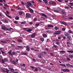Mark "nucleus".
<instances>
[{
  "mask_svg": "<svg viewBox=\"0 0 73 73\" xmlns=\"http://www.w3.org/2000/svg\"><path fill=\"white\" fill-rule=\"evenodd\" d=\"M48 3L51 5H52L53 6H56L57 5V3H56L54 1H51L48 2Z\"/></svg>",
  "mask_w": 73,
  "mask_h": 73,
  "instance_id": "nucleus-1",
  "label": "nucleus"
},
{
  "mask_svg": "<svg viewBox=\"0 0 73 73\" xmlns=\"http://www.w3.org/2000/svg\"><path fill=\"white\" fill-rule=\"evenodd\" d=\"M37 35V34L36 33H33V34L30 35L31 37L32 38H35V36Z\"/></svg>",
  "mask_w": 73,
  "mask_h": 73,
  "instance_id": "nucleus-2",
  "label": "nucleus"
},
{
  "mask_svg": "<svg viewBox=\"0 0 73 73\" xmlns=\"http://www.w3.org/2000/svg\"><path fill=\"white\" fill-rule=\"evenodd\" d=\"M62 71L64 72H70V70H69L68 69H67L66 68H65V69H63L62 70Z\"/></svg>",
  "mask_w": 73,
  "mask_h": 73,
  "instance_id": "nucleus-3",
  "label": "nucleus"
},
{
  "mask_svg": "<svg viewBox=\"0 0 73 73\" xmlns=\"http://www.w3.org/2000/svg\"><path fill=\"white\" fill-rule=\"evenodd\" d=\"M7 59L6 58H4L3 60V59H2V62L3 64H5V62H7Z\"/></svg>",
  "mask_w": 73,
  "mask_h": 73,
  "instance_id": "nucleus-4",
  "label": "nucleus"
},
{
  "mask_svg": "<svg viewBox=\"0 0 73 73\" xmlns=\"http://www.w3.org/2000/svg\"><path fill=\"white\" fill-rule=\"evenodd\" d=\"M26 17H28L29 18H30L31 17V15L29 13H26Z\"/></svg>",
  "mask_w": 73,
  "mask_h": 73,
  "instance_id": "nucleus-5",
  "label": "nucleus"
},
{
  "mask_svg": "<svg viewBox=\"0 0 73 73\" xmlns=\"http://www.w3.org/2000/svg\"><path fill=\"white\" fill-rule=\"evenodd\" d=\"M30 48H29V46L27 45L26 46V50L27 52H29Z\"/></svg>",
  "mask_w": 73,
  "mask_h": 73,
  "instance_id": "nucleus-6",
  "label": "nucleus"
},
{
  "mask_svg": "<svg viewBox=\"0 0 73 73\" xmlns=\"http://www.w3.org/2000/svg\"><path fill=\"white\" fill-rule=\"evenodd\" d=\"M66 38L67 41H70V40H71V36H68Z\"/></svg>",
  "mask_w": 73,
  "mask_h": 73,
  "instance_id": "nucleus-7",
  "label": "nucleus"
},
{
  "mask_svg": "<svg viewBox=\"0 0 73 73\" xmlns=\"http://www.w3.org/2000/svg\"><path fill=\"white\" fill-rule=\"evenodd\" d=\"M11 63L13 64V65H17V63L14 60H12V61L11 62Z\"/></svg>",
  "mask_w": 73,
  "mask_h": 73,
  "instance_id": "nucleus-8",
  "label": "nucleus"
},
{
  "mask_svg": "<svg viewBox=\"0 0 73 73\" xmlns=\"http://www.w3.org/2000/svg\"><path fill=\"white\" fill-rule=\"evenodd\" d=\"M39 15H41L42 16H44V17H47L46 15L44 13H40L39 14Z\"/></svg>",
  "mask_w": 73,
  "mask_h": 73,
  "instance_id": "nucleus-9",
  "label": "nucleus"
},
{
  "mask_svg": "<svg viewBox=\"0 0 73 73\" xmlns=\"http://www.w3.org/2000/svg\"><path fill=\"white\" fill-rule=\"evenodd\" d=\"M7 28L5 26H2V29L3 30H5V31H6L7 30Z\"/></svg>",
  "mask_w": 73,
  "mask_h": 73,
  "instance_id": "nucleus-10",
  "label": "nucleus"
},
{
  "mask_svg": "<svg viewBox=\"0 0 73 73\" xmlns=\"http://www.w3.org/2000/svg\"><path fill=\"white\" fill-rule=\"evenodd\" d=\"M17 47H18L19 49H24V48L23 46H17Z\"/></svg>",
  "mask_w": 73,
  "mask_h": 73,
  "instance_id": "nucleus-11",
  "label": "nucleus"
},
{
  "mask_svg": "<svg viewBox=\"0 0 73 73\" xmlns=\"http://www.w3.org/2000/svg\"><path fill=\"white\" fill-rule=\"evenodd\" d=\"M42 35L44 37V38H46L47 37V35L46 34H43Z\"/></svg>",
  "mask_w": 73,
  "mask_h": 73,
  "instance_id": "nucleus-12",
  "label": "nucleus"
},
{
  "mask_svg": "<svg viewBox=\"0 0 73 73\" xmlns=\"http://www.w3.org/2000/svg\"><path fill=\"white\" fill-rule=\"evenodd\" d=\"M47 27H48V28H50V27H52L53 28V25H48Z\"/></svg>",
  "mask_w": 73,
  "mask_h": 73,
  "instance_id": "nucleus-13",
  "label": "nucleus"
},
{
  "mask_svg": "<svg viewBox=\"0 0 73 73\" xmlns=\"http://www.w3.org/2000/svg\"><path fill=\"white\" fill-rule=\"evenodd\" d=\"M5 15L6 16L8 17H9V18H10V19H11V18H12V17H11V16H9V15H8L5 13Z\"/></svg>",
  "mask_w": 73,
  "mask_h": 73,
  "instance_id": "nucleus-14",
  "label": "nucleus"
},
{
  "mask_svg": "<svg viewBox=\"0 0 73 73\" xmlns=\"http://www.w3.org/2000/svg\"><path fill=\"white\" fill-rule=\"evenodd\" d=\"M61 12L63 15H66V12L64 11H62Z\"/></svg>",
  "mask_w": 73,
  "mask_h": 73,
  "instance_id": "nucleus-15",
  "label": "nucleus"
},
{
  "mask_svg": "<svg viewBox=\"0 0 73 73\" xmlns=\"http://www.w3.org/2000/svg\"><path fill=\"white\" fill-rule=\"evenodd\" d=\"M29 10L30 12H31V13H33V12H34V11H33V10L31 8H30L29 9Z\"/></svg>",
  "mask_w": 73,
  "mask_h": 73,
  "instance_id": "nucleus-16",
  "label": "nucleus"
},
{
  "mask_svg": "<svg viewBox=\"0 0 73 73\" xmlns=\"http://www.w3.org/2000/svg\"><path fill=\"white\" fill-rule=\"evenodd\" d=\"M55 32H56V33H58V35H60V34H61V31H56Z\"/></svg>",
  "mask_w": 73,
  "mask_h": 73,
  "instance_id": "nucleus-17",
  "label": "nucleus"
},
{
  "mask_svg": "<svg viewBox=\"0 0 73 73\" xmlns=\"http://www.w3.org/2000/svg\"><path fill=\"white\" fill-rule=\"evenodd\" d=\"M27 4H28V5H29V6H31V5H32V3L29 2H27Z\"/></svg>",
  "mask_w": 73,
  "mask_h": 73,
  "instance_id": "nucleus-18",
  "label": "nucleus"
},
{
  "mask_svg": "<svg viewBox=\"0 0 73 73\" xmlns=\"http://www.w3.org/2000/svg\"><path fill=\"white\" fill-rule=\"evenodd\" d=\"M19 19H20V17H18V16L16 17L15 18V19L17 20H19Z\"/></svg>",
  "mask_w": 73,
  "mask_h": 73,
  "instance_id": "nucleus-19",
  "label": "nucleus"
},
{
  "mask_svg": "<svg viewBox=\"0 0 73 73\" xmlns=\"http://www.w3.org/2000/svg\"><path fill=\"white\" fill-rule=\"evenodd\" d=\"M68 57L69 58H73V55H69Z\"/></svg>",
  "mask_w": 73,
  "mask_h": 73,
  "instance_id": "nucleus-20",
  "label": "nucleus"
},
{
  "mask_svg": "<svg viewBox=\"0 0 73 73\" xmlns=\"http://www.w3.org/2000/svg\"><path fill=\"white\" fill-rule=\"evenodd\" d=\"M16 53L15 52H12L11 53V56H13V55H15Z\"/></svg>",
  "mask_w": 73,
  "mask_h": 73,
  "instance_id": "nucleus-21",
  "label": "nucleus"
},
{
  "mask_svg": "<svg viewBox=\"0 0 73 73\" xmlns=\"http://www.w3.org/2000/svg\"><path fill=\"white\" fill-rule=\"evenodd\" d=\"M12 50H10L8 52V53L9 54H10V55H11L12 54Z\"/></svg>",
  "mask_w": 73,
  "mask_h": 73,
  "instance_id": "nucleus-22",
  "label": "nucleus"
},
{
  "mask_svg": "<svg viewBox=\"0 0 73 73\" xmlns=\"http://www.w3.org/2000/svg\"><path fill=\"white\" fill-rule=\"evenodd\" d=\"M66 66H67V67H70V64L68 63H67L66 64Z\"/></svg>",
  "mask_w": 73,
  "mask_h": 73,
  "instance_id": "nucleus-23",
  "label": "nucleus"
},
{
  "mask_svg": "<svg viewBox=\"0 0 73 73\" xmlns=\"http://www.w3.org/2000/svg\"><path fill=\"white\" fill-rule=\"evenodd\" d=\"M23 40L20 39H18L17 40V41L19 42H22Z\"/></svg>",
  "mask_w": 73,
  "mask_h": 73,
  "instance_id": "nucleus-24",
  "label": "nucleus"
},
{
  "mask_svg": "<svg viewBox=\"0 0 73 73\" xmlns=\"http://www.w3.org/2000/svg\"><path fill=\"white\" fill-rule=\"evenodd\" d=\"M23 13L22 11L19 12V14L20 16H21L23 15Z\"/></svg>",
  "mask_w": 73,
  "mask_h": 73,
  "instance_id": "nucleus-25",
  "label": "nucleus"
},
{
  "mask_svg": "<svg viewBox=\"0 0 73 73\" xmlns=\"http://www.w3.org/2000/svg\"><path fill=\"white\" fill-rule=\"evenodd\" d=\"M32 31V29H29L28 30H27V32H31Z\"/></svg>",
  "mask_w": 73,
  "mask_h": 73,
  "instance_id": "nucleus-26",
  "label": "nucleus"
},
{
  "mask_svg": "<svg viewBox=\"0 0 73 73\" xmlns=\"http://www.w3.org/2000/svg\"><path fill=\"white\" fill-rule=\"evenodd\" d=\"M54 11L56 13H60V11L57 10H54Z\"/></svg>",
  "mask_w": 73,
  "mask_h": 73,
  "instance_id": "nucleus-27",
  "label": "nucleus"
},
{
  "mask_svg": "<svg viewBox=\"0 0 73 73\" xmlns=\"http://www.w3.org/2000/svg\"><path fill=\"white\" fill-rule=\"evenodd\" d=\"M60 54H61V53H65V51H60Z\"/></svg>",
  "mask_w": 73,
  "mask_h": 73,
  "instance_id": "nucleus-28",
  "label": "nucleus"
},
{
  "mask_svg": "<svg viewBox=\"0 0 73 73\" xmlns=\"http://www.w3.org/2000/svg\"><path fill=\"white\" fill-rule=\"evenodd\" d=\"M9 70H8L7 68H6V70L5 71L6 73H9Z\"/></svg>",
  "mask_w": 73,
  "mask_h": 73,
  "instance_id": "nucleus-29",
  "label": "nucleus"
},
{
  "mask_svg": "<svg viewBox=\"0 0 73 73\" xmlns=\"http://www.w3.org/2000/svg\"><path fill=\"white\" fill-rule=\"evenodd\" d=\"M1 42H2V43H4L5 44L7 43V42H5V41H1Z\"/></svg>",
  "mask_w": 73,
  "mask_h": 73,
  "instance_id": "nucleus-30",
  "label": "nucleus"
},
{
  "mask_svg": "<svg viewBox=\"0 0 73 73\" xmlns=\"http://www.w3.org/2000/svg\"><path fill=\"white\" fill-rule=\"evenodd\" d=\"M9 69L11 72H14V70L12 68H9Z\"/></svg>",
  "mask_w": 73,
  "mask_h": 73,
  "instance_id": "nucleus-31",
  "label": "nucleus"
},
{
  "mask_svg": "<svg viewBox=\"0 0 73 73\" xmlns=\"http://www.w3.org/2000/svg\"><path fill=\"white\" fill-rule=\"evenodd\" d=\"M65 36L66 37H68V36H69V34L68 33H66L65 34Z\"/></svg>",
  "mask_w": 73,
  "mask_h": 73,
  "instance_id": "nucleus-32",
  "label": "nucleus"
},
{
  "mask_svg": "<svg viewBox=\"0 0 73 73\" xmlns=\"http://www.w3.org/2000/svg\"><path fill=\"white\" fill-rule=\"evenodd\" d=\"M35 70H34V71H38V68H37V67H35Z\"/></svg>",
  "mask_w": 73,
  "mask_h": 73,
  "instance_id": "nucleus-33",
  "label": "nucleus"
},
{
  "mask_svg": "<svg viewBox=\"0 0 73 73\" xmlns=\"http://www.w3.org/2000/svg\"><path fill=\"white\" fill-rule=\"evenodd\" d=\"M26 23V21H25L21 22V24H25Z\"/></svg>",
  "mask_w": 73,
  "mask_h": 73,
  "instance_id": "nucleus-34",
  "label": "nucleus"
},
{
  "mask_svg": "<svg viewBox=\"0 0 73 73\" xmlns=\"http://www.w3.org/2000/svg\"><path fill=\"white\" fill-rule=\"evenodd\" d=\"M62 18H64V19H66V16H62L61 17Z\"/></svg>",
  "mask_w": 73,
  "mask_h": 73,
  "instance_id": "nucleus-35",
  "label": "nucleus"
},
{
  "mask_svg": "<svg viewBox=\"0 0 73 73\" xmlns=\"http://www.w3.org/2000/svg\"><path fill=\"white\" fill-rule=\"evenodd\" d=\"M69 32L70 33H73V32L71 30H69Z\"/></svg>",
  "mask_w": 73,
  "mask_h": 73,
  "instance_id": "nucleus-36",
  "label": "nucleus"
},
{
  "mask_svg": "<svg viewBox=\"0 0 73 73\" xmlns=\"http://www.w3.org/2000/svg\"><path fill=\"white\" fill-rule=\"evenodd\" d=\"M29 24H30V25H32L33 23L32 21V22H29Z\"/></svg>",
  "mask_w": 73,
  "mask_h": 73,
  "instance_id": "nucleus-37",
  "label": "nucleus"
},
{
  "mask_svg": "<svg viewBox=\"0 0 73 73\" xmlns=\"http://www.w3.org/2000/svg\"><path fill=\"white\" fill-rule=\"evenodd\" d=\"M67 60H68V61H70V59L69 58V57L67 58Z\"/></svg>",
  "mask_w": 73,
  "mask_h": 73,
  "instance_id": "nucleus-38",
  "label": "nucleus"
},
{
  "mask_svg": "<svg viewBox=\"0 0 73 73\" xmlns=\"http://www.w3.org/2000/svg\"><path fill=\"white\" fill-rule=\"evenodd\" d=\"M60 65H61V66H64V67H66V65H65V64H60Z\"/></svg>",
  "mask_w": 73,
  "mask_h": 73,
  "instance_id": "nucleus-39",
  "label": "nucleus"
},
{
  "mask_svg": "<svg viewBox=\"0 0 73 73\" xmlns=\"http://www.w3.org/2000/svg\"><path fill=\"white\" fill-rule=\"evenodd\" d=\"M42 53H43V54H47V53H46V51H44L42 52Z\"/></svg>",
  "mask_w": 73,
  "mask_h": 73,
  "instance_id": "nucleus-40",
  "label": "nucleus"
},
{
  "mask_svg": "<svg viewBox=\"0 0 73 73\" xmlns=\"http://www.w3.org/2000/svg\"><path fill=\"white\" fill-rule=\"evenodd\" d=\"M56 44L57 45H60V42H56Z\"/></svg>",
  "mask_w": 73,
  "mask_h": 73,
  "instance_id": "nucleus-41",
  "label": "nucleus"
},
{
  "mask_svg": "<svg viewBox=\"0 0 73 73\" xmlns=\"http://www.w3.org/2000/svg\"><path fill=\"white\" fill-rule=\"evenodd\" d=\"M11 31V30L8 29V28H7L6 31Z\"/></svg>",
  "mask_w": 73,
  "mask_h": 73,
  "instance_id": "nucleus-42",
  "label": "nucleus"
},
{
  "mask_svg": "<svg viewBox=\"0 0 73 73\" xmlns=\"http://www.w3.org/2000/svg\"><path fill=\"white\" fill-rule=\"evenodd\" d=\"M44 3H45L46 5H47V4H48V1H44Z\"/></svg>",
  "mask_w": 73,
  "mask_h": 73,
  "instance_id": "nucleus-43",
  "label": "nucleus"
},
{
  "mask_svg": "<svg viewBox=\"0 0 73 73\" xmlns=\"http://www.w3.org/2000/svg\"><path fill=\"white\" fill-rule=\"evenodd\" d=\"M54 46L55 48H58V46L56 45H54Z\"/></svg>",
  "mask_w": 73,
  "mask_h": 73,
  "instance_id": "nucleus-44",
  "label": "nucleus"
},
{
  "mask_svg": "<svg viewBox=\"0 0 73 73\" xmlns=\"http://www.w3.org/2000/svg\"><path fill=\"white\" fill-rule=\"evenodd\" d=\"M4 22L5 23H8V21H7V20H5L4 21Z\"/></svg>",
  "mask_w": 73,
  "mask_h": 73,
  "instance_id": "nucleus-45",
  "label": "nucleus"
},
{
  "mask_svg": "<svg viewBox=\"0 0 73 73\" xmlns=\"http://www.w3.org/2000/svg\"><path fill=\"white\" fill-rule=\"evenodd\" d=\"M4 6H5V7H7V8H8V5H7V4L4 5Z\"/></svg>",
  "mask_w": 73,
  "mask_h": 73,
  "instance_id": "nucleus-46",
  "label": "nucleus"
},
{
  "mask_svg": "<svg viewBox=\"0 0 73 73\" xmlns=\"http://www.w3.org/2000/svg\"><path fill=\"white\" fill-rule=\"evenodd\" d=\"M21 66H24V67H25V64H23L22 65V64H21Z\"/></svg>",
  "mask_w": 73,
  "mask_h": 73,
  "instance_id": "nucleus-47",
  "label": "nucleus"
},
{
  "mask_svg": "<svg viewBox=\"0 0 73 73\" xmlns=\"http://www.w3.org/2000/svg\"><path fill=\"white\" fill-rule=\"evenodd\" d=\"M1 52L2 53V54H3L4 53H5L4 52L2 51V50H1Z\"/></svg>",
  "mask_w": 73,
  "mask_h": 73,
  "instance_id": "nucleus-48",
  "label": "nucleus"
},
{
  "mask_svg": "<svg viewBox=\"0 0 73 73\" xmlns=\"http://www.w3.org/2000/svg\"><path fill=\"white\" fill-rule=\"evenodd\" d=\"M62 24H64V25H67V24H66V23L65 22H63Z\"/></svg>",
  "mask_w": 73,
  "mask_h": 73,
  "instance_id": "nucleus-49",
  "label": "nucleus"
},
{
  "mask_svg": "<svg viewBox=\"0 0 73 73\" xmlns=\"http://www.w3.org/2000/svg\"><path fill=\"white\" fill-rule=\"evenodd\" d=\"M40 40H41V41H44V39H43V38H41L40 39Z\"/></svg>",
  "mask_w": 73,
  "mask_h": 73,
  "instance_id": "nucleus-50",
  "label": "nucleus"
},
{
  "mask_svg": "<svg viewBox=\"0 0 73 73\" xmlns=\"http://www.w3.org/2000/svg\"><path fill=\"white\" fill-rule=\"evenodd\" d=\"M46 32H47V33H49V32H50V30H48L46 31Z\"/></svg>",
  "mask_w": 73,
  "mask_h": 73,
  "instance_id": "nucleus-51",
  "label": "nucleus"
},
{
  "mask_svg": "<svg viewBox=\"0 0 73 73\" xmlns=\"http://www.w3.org/2000/svg\"><path fill=\"white\" fill-rule=\"evenodd\" d=\"M64 8H65V9H69V8L68 7H67L66 6H65Z\"/></svg>",
  "mask_w": 73,
  "mask_h": 73,
  "instance_id": "nucleus-52",
  "label": "nucleus"
},
{
  "mask_svg": "<svg viewBox=\"0 0 73 73\" xmlns=\"http://www.w3.org/2000/svg\"><path fill=\"white\" fill-rule=\"evenodd\" d=\"M33 61H34V62H36V60L34 58H33Z\"/></svg>",
  "mask_w": 73,
  "mask_h": 73,
  "instance_id": "nucleus-53",
  "label": "nucleus"
},
{
  "mask_svg": "<svg viewBox=\"0 0 73 73\" xmlns=\"http://www.w3.org/2000/svg\"><path fill=\"white\" fill-rule=\"evenodd\" d=\"M62 31H65V28H63L62 29Z\"/></svg>",
  "mask_w": 73,
  "mask_h": 73,
  "instance_id": "nucleus-54",
  "label": "nucleus"
},
{
  "mask_svg": "<svg viewBox=\"0 0 73 73\" xmlns=\"http://www.w3.org/2000/svg\"><path fill=\"white\" fill-rule=\"evenodd\" d=\"M51 56H54V55H53V53H50Z\"/></svg>",
  "mask_w": 73,
  "mask_h": 73,
  "instance_id": "nucleus-55",
  "label": "nucleus"
},
{
  "mask_svg": "<svg viewBox=\"0 0 73 73\" xmlns=\"http://www.w3.org/2000/svg\"><path fill=\"white\" fill-rule=\"evenodd\" d=\"M58 1H59V2H60V3H62V1H61V0H57Z\"/></svg>",
  "mask_w": 73,
  "mask_h": 73,
  "instance_id": "nucleus-56",
  "label": "nucleus"
},
{
  "mask_svg": "<svg viewBox=\"0 0 73 73\" xmlns=\"http://www.w3.org/2000/svg\"><path fill=\"white\" fill-rule=\"evenodd\" d=\"M14 23L15 24H18V22H17L16 21H15L14 22Z\"/></svg>",
  "mask_w": 73,
  "mask_h": 73,
  "instance_id": "nucleus-57",
  "label": "nucleus"
},
{
  "mask_svg": "<svg viewBox=\"0 0 73 73\" xmlns=\"http://www.w3.org/2000/svg\"><path fill=\"white\" fill-rule=\"evenodd\" d=\"M30 67H31V68H32V69H35V68L34 66H30Z\"/></svg>",
  "mask_w": 73,
  "mask_h": 73,
  "instance_id": "nucleus-58",
  "label": "nucleus"
},
{
  "mask_svg": "<svg viewBox=\"0 0 73 73\" xmlns=\"http://www.w3.org/2000/svg\"><path fill=\"white\" fill-rule=\"evenodd\" d=\"M55 30H57V29H58V27H55Z\"/></svg>",
  "mask_w": 73,
  "mask_h": 73,
  "instance_id": "nucleus-59",
  "label": "nucleus"
},
{
  "mask_svg": "<svg viewBox=\"0 0 73 73\" xmlns=\"http://www.w3.org/2000/svg\"><path fill=\"white\" fill-rule=\"evenodd\" d=\"M22 54H24V55H27V54L25 52V53H23Z\"/></svg>",
  "mask_w": 73,
  "mask_h": 73,
  "instance_id": "nucleus-60",
  "label": "nucleus"
},
{
  "mask_svg": "<svg viewBox=\"0 0 73 73\" xmlns=\"http://www.w3.org/2000/svg\"><path fill=\"white\" fill-rule=\"evenodd\" d=\"M2 70L4 72H5V70L4 69H2Z\"/></svg>",
  "mask_w": 73,
  "mask_h": 73,
  "instance_id": "nucleus-61",
  "label": "nucleus"
},
{
  "mask_svg": "<svg viewBox=\"0 0 73 73\" xmlns=\"http://www.w3.org/2000/svg\"><path fill=\"white\" fill-rule=\"evenodd\" d=\"M30 2L31 3H33V4H35V1H31Z\"/></svg>",
  "mask_w": 73,
  "mask_h": 73,
  "instance_id": "nucleus-62",
  "label": "nucleus"
},
{
  "mask_svg": "<svg viewBox=\"0 0 73 73\" xmlns=\"http://www.w3.org/2000/svg\"><path fill=\"white\" fill-rule=\"evenodd\" d=\"M63 39H64V40H66V37L64 36L63 37Z\"/></svg>",
  "mask_w": 73,
  "mask_h": 73,
  "instance_id": "nucleus-63",
  "label": "nucleus"
},
{
  "mask_svg": "<svg viewBox=\"0 0 73 73\" xmlns=\"http://www.w3.org/2000/svg\"><path fill=\"white\" fill-rule=\"evenodd\" d=\"M70 8H73V5L70 6Z\"/></svg>",
  "mask_w": 73,
  "mask_h": 73,
  "instance_id": "nucleus-64",
  "label": "nucleus"
}]
</instances>
